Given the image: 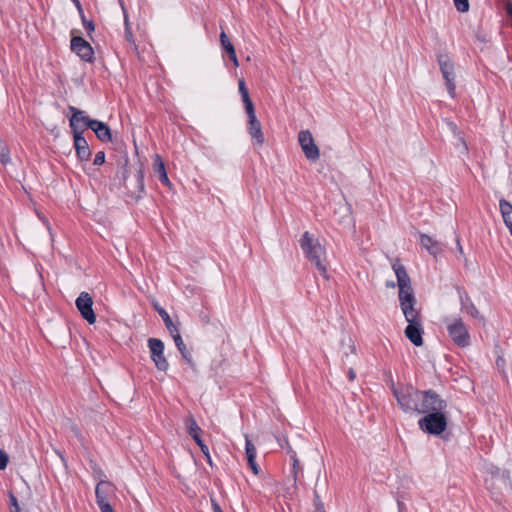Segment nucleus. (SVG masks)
I'll return each instance as SVG.
<instances>
[{"mask_svg": "<svg viewBox=\"0 0 512 512\" xmlns=\"http://www.w3.org/2000/svg\"><path fill=\"white\" fill-rule=\"evenodd\" d=\"M205 457H206V459H207V462H208L210 465H212V460H211V456H210V454H209L208 456H205Z\"/></svg>", "mask_w": 512, "mask_h": 512, "instance_id": "nucleus-45", "label": "nucleus"}, {"mask_svg": "<svg viewBox=\"0 0 512 512\" xmlns=\"http://www.w3.org/2000/svg\"><path fill=\"white\" fill-rule=\"evenodd\" d=\"M211 504L213 512H223L220 505L214 499L211 500Z\"/></svg>", "mask_w": 512, "mask_h": 512, "instance_id": "nucleus-38", "label": "nucleus"}, {"mask_svg": "<svg viewBox=\"0 0 512 512\" xmlns=\"http://www.w3.org/2000/svg\"><path fill=\"white\" fill-rule=\"evenodd\" d=\"M458 296L460 300L461 309L464 312H466L467 314L476 319H483L479 310L477 309V307L475 306V304L473 303L472 299L470 298L466 291H464L463 289H458Z\"/></svg>", "mask_w": 512, "mask_h": 512, "instance_id": "nucleus-15", "label": "nucleus"}, {"mask_svg": "<svg viewBox=\"0 0 512 512\" xmlns=\"http://www.w3.org/2000/svg\"><path fill=\"white\" fill-rule=\"evenodd\" d=\"M448 424L447 409L425 414L419 421V428L430 435H440Z\"/></svg>", "mask_w": 512, "mask_h": 512, "instance_id": "nucleus-5", "label": "nucleus"}, {"mask_svg": "<svg viewBox=\"0 0 512 512\" xmlns=\"http://www.w3.org/2000/svg\"><path fill=\"white\" fill-rule=\"evenodd\" d=\"M393 394L402 410L417 414H428L446 410L448 404L433 390L420 391L413 386L392 387Z\"/></svg>", "mask_w": 512, "mask_h": 512, "instance_id": "nucleus-1", "label": "nucleus"}, {"mask_svg": "<svg viewBox=\"0 0 512 512\" xmlns=\"http://www.w3.org/2000/svg\"><path fill=\"white\" fill-rule=\"evenodd\" d=\"M170 335L173 338L174 343H175L176 347L178 348L180 354L184 358V360L187 362L188 365L193 367L194 362H193L192 354L188 350L187 346L185 345V343L180 335L179 329L175 330L173 333H170Z\"/></svg>", "mask_w": 512, "mask_h": 512, "instance_id": "nucleus-19", "label": "nucleus"}, {"mask_svg": "<svg viewBox=\"0 0 512 512\" xmlns=\"http://www.w3.org/2000/svg\"><path fill=\"white\" fill-rule=\"evenodd\" d=\"M298 142L305 157L310 161H316L320 157V151L315 144L314 138L309 130H301L298 134Z\"/></svg>", "mask_w": 512, "mask_h": 512, "instance_id": "nucleus-7", "label": "nucleus"}, {"mask_svg": "<svg viewBox=\"0 0 512 512\" xmlns=\"http://www.w3.org/2000/svg\"><path fill=\"white\" fill-rule=\"evenodd\" d=\"M43 222L45 223V225L47 226V228H48L49 232L51 233V227H50V224H49V222L47 221V219H45V218H44V219H43Z\"/></svg>", "mask_w": 512, "mask_h": 512, "instance_id": "nucleus-43", "label": "nucleus"}, {"mask_svg": "<svg viewBox=\"0 0 512 512\" xmlns=\"http://www.w3.org/2000/svg\"><path fill=\"white\" fill-rule=\"evenodd\" d=\"M101 512H114L113 508L109 503H103L101 505H98Z\"/></svg>", "mask_w": 512, "mask_h": 512, "instance_id": "nucleus-36", "label": "nucleus"}, {"mask_svg": "<svg viewBox=\"0 0 512 512\" xmlns=\"http://www.w3.org/2000/svg\"><path fill=\"white\" fill-rule=\"evenodd\" d=\"M245 111L248 116V133L255 144L260 146L265 141L264 134L262 132V125L256 117L254 108L247 109Z\"/></svg>", "mask_w": 512, "mask_h": 512, "instance_id": "nucleus-11", "label": "nucleus"}, {"mask_svg": "<svg viewBox=\"0 0 512 512\" xmlns=\"http://www.w3.org/2000/svg\"><path fill=\"white\" fill-rule=\"evenodd\" d=\"M72 115L69 119V125L73 134H83L89 128L88 123L95 120L90 119L84 111L77 109L74 106H69Z\"/></svg>", "mask_w": 512, "mask_h": 512, "instance_id": "nucleus-9", "label": "nucleus"}, {"mask_svg": "<svg viewBox=\"0 0 512 512\" xmlns=\"http://www.w3.org/2000/svg\"><path fill=\"white\" fill-rule=\"evenodd\" d=\"M10 161V151L8 147L3 142H0V162L3 165H7Z\"/></svg>", "mask_w": 512, "mask_h": 512, "instance_id": "nucleus-28", "label": "nucleus"}, {"mask_svg": "<svg viewBox=\"0 0 512 512\" xmlns=\"http://www.w3.org/2000/svg\"><path fill=\"white\" fill-rule=\"evenodd\" d=\"M300 246L308 260L315 265L325 278H328L326 251L320 241L311 233L305 232L300 240Z\"/></svg>", "mask_w": 512, "mask_h": 512, "instance_id": "nucleus-3", "label": "nucleus"}, {"mask_svg": "<svg viewBox=\"0 0 512 512\" xmlns=\"http://www.w3.org/2000/svg\"><path fill=\"white\" fill-rule=\"evenodd\" d=\"M405 336L413 343L415 346H421L423 344V327L422 320L414 322H408L407 327L405 328Z\"/></svg>", "mask_w": 512, "mask_h": 512, "instance_id": "nucleus-14", "label": "nucleus"}, {"mask_svg": "<svg viewBox=\"0 0 512 512\" xmlns=\"http://www.w3.org/2000/svg\"><path fill=\"white\" fill-rule=\"evenodd\" d=\"M120 5H121L122 11H123V15H124V24H125V29H126L127 27H130L128 14H127V11H126V9H125L124 3H123L122 1H120Z\"/></svg>", "mask_w": 512, "mask_h": 512, "instance_id": "nucleus-34", "label": "nucleus"}, {"mask_svg": "<svg viewBox=\"0 0 512 512\" xmlns=\"http://www.w3.org/2000/svg\"><path fill=\"white\" fill-rule=\"evenodd\" d=\"M220 42H221L222 48L228 53L234 66L238 67L239 62H238V58L236 55L234 45L232 44V42L230 41V39L228 38V36L226 35V33L224 31H222L220 34Z\"/></svg>", "mask_w": 512, "mask_h": 512, "instance_id": "nucleus-23", "label": "nucleus"}, {"mask_svg": "<svg viewBox=\"0 0 512 512\" xmlns=\"http://www.w3.org/2000/svg\"><path fill=\"white\" fill-rule=\"evenodd\" d=\"M125 36H126V39H127L130 43L134 44V39H133V34H132L131 27H127V28L125 29Z\"/></svg>", "mask_w": 512, "mask_h": 512, "instance_id": "nucleus-37", "label": "nucleus"}, {"mask_svg": "<svg viewBox=\"0 0 512 512\" xmlns=\"http://www.w3.org/2000/svg\"><path fill=\"white\" fill-rule=\"evenodd\" d=\"M92 305V297L87 292H81L76 299L77 309L89 324H94L96 322V315L93 311Z\"/></svg>", "mask_w": 512, "mask_h": 512, "instance_id": "nucleus-10", "label": "nucleus"}, {"mask_svg": "<svg viewBox=\"0 0 512 512\" xmlns=\"http://www.w3.org/2000/svg\"><path fill=\"white\" fill-rule=\"evenodd\" d=\"M315 501L319 502V496L317 494H315Z\"/></svg>", "mask_w": 512, "mask_h": 512, "instance_id": "nucleus-48", "label": "nucleus"}, {"mask_svg": "<svg viewBox=\"0 0 512 512\" xmlns=\"http://www.w3.org/2000/svg\"><path fill=\"white\" fill-rule=\"evenodd\" d=\"M115 492L116 487L110 481L101 479L95 488L97 504L109 503L110 498L115 495Z\"/></svg>", "mask_w": 512, "mask_h": 512, "instance_id": "nucleus-13", "label": "nucleus"}, {"mask_svg": "<svg viewBox=\"0 0 512 512\" xmlns=\"http://www.w3.org/2000/svg\"><path fill=\"white\" fill-rule=\"evenodd\" d=\"M245 453L248 461V465L255 475L259 474V466L257 465L256 459V447L252 444L248 436H245Z\"/></svg>", "mask_w": 512, "mask_h": 512, "instance_id": "nucleus-20", "label": "nucleus"}, {"mask_svg": "<svg viewBox=\"0 0 512 512\" xmlns=\"http://www.w3.org/2000/svg\"><path fill=\"white\" fill-rule=\"evenodd\" d=\"M73 139L78 159L80 161H88L91 156V151L87 140L83 137V134H73Z\"/></svg>", "mask_w": 512, "mask_h": 512, "instance_id": "nucleus-16", "label": "nucleus"}, {"mask_svg": "<svg viewBox=\"0 0 512 512\" xmlns=\"http://www.w3.org/2000/svg\"><path fill=\"white\" fill-rule=\"evenodd\" d=\"M420 243L421 246L433 256H436L442 251L441 243L427 234L420 235Z\"/></svg>", "mask_w": 512, "mask_h": 512, "instance_id": "nucleus-21", "label": "nucleus"}, {"mask_svg": "<svg viewBox=\"0 0 512 512\" xmlns=\"http://www.w3.org/2000/svg\"><path fill=\"white\" fill-rule=\"evenodd\" d=\"M89 128L95 133L97 138L102 142L112 141L110 128L101 121L95 120L88 123Z\"/></svg>", "mask_w": 512, "mask_h": 512, "instance_id": "nucleus-18", "label": "nucleus"}, {"mask_svg": "<svg viewBox=\"0 0 512 512\" xmlns=\"http://www.w3.org/2000/svg\"><path fill=\"white\" fill-rule=\"evenodd\" d=\"M196 444L199 446V448H200L201 452H202L205 456H208V455L210 454V453H209V448H208V446H207V445H206L202 440H201L200 442H197Z\"/></svg>", "mask_w": 512, "mask_h": 512, "instance_id": "nucleus-35", "label": "nucleus"}, {"mask_svg": "<svg viewBox=\"0 0 512 512\" xmlns=\"http://www.w3.org/2000/svg\"><path fill=\"white\" fill-rule=\"evenodd\" d=\"M492 477L489 480H486V485L488 489L494 490V489H501L505 488L507 489L510 486V480L509 475L505 472H502L501 475L499 473V470L496 469V473L494 471L491 472Z\"/></svg>", "mask_w": 512, "mask_h": 512, "instance_id": "nucleus-17", "label": "nucleus"}, {"mask_svg": "<svg viewBox=\"0 0 512 512\" xmlns=\"http://www.w3.org/2000/svg\"><path fill=\"white\" fill-rule=\"evenodd\" d=\"M443 323L455 345L461 348L469 346L470 334L461 317L445 316Z\"/></svg>", "mask_w": 512, "mask_h": 512, "instance_id": "nucleus-4", "label": "nucleus"}, {"mask_svg": "<svg viewBox=\"0 0 512 512\" xmlns=\"http://www.w3.org/2000/svg\"><path fill=\"white\" fill-rule=\"evenodd\" d=\"M148 347L151 353V359L158 370L166 372L169 368V363L164 356V343L157 338L148 339Z\"/></svg>", "mask_w": 512, "mask_h": 512, "instance_id": "nucleus-8", "label": "nucleus"}, {"mask_svg": "<svg viewBox=\"0 0 512 512\" xmlns=\"http://www.w3.org/2000/svg\"><path fill=\"white\" fill-rule=\"evenodd\" d=\"M438 63L445 80V85L449 95L454 98L456 95L455 68L454 62L448 55L441 54L438 56Z\"/></svg>", "mask_w": 512, "mask_h": 512, "instance_id": "nucleus-6", "label": "nucleus"}, {"mask_svg": "<svg viewBox=\"0 0 512 512\" xmlns=\"http://www.w3.org/2000/svg\"><path fill=\"white\" fill-rule=\"evenodd\" d=\"M342 359L348 360L350 355L356 354V346L350 336H343L341 341Z\"/></svg>", "mask_w": 512, "mask_h": 512, "instance_id": "nucleus-25", "label": "nucleus"}, {"mask_svg": "<svg viewBox=\"0 0 512 512\" xmlns=\"http://www.w3.org/2000/svg\"><path fill=\"white\" fill-rule=\"evenodd\" d=\"M71 50L86 62H92L94 58L93 48L82 37L75 36L71 39Z\"/></svg>", "mask_w": 512, "mask_h": 512, "instance_id": "nucleus-12", "label": "nucleus"}, {"mask_svg": "<svg viewBox=\"0 0 512 512\" xmlns=\"http://www.w3.org/2000/svg\"><path fill=\"white\" fill-rule=\"evenodd\" d=\"M138 180L140 182L141 187L143 188V174H142V171H139Z\"/></svg>", "mask_w": 512, "mask_h": 512, "instance_id": "nucleus-42", "label": "nucleus"}, {"mask_svg": "<svg viewBox=\"0 0 512 512\" xmlns=\"http://www.w3.org/2000/svg\"><path fill=\"white\" fill-rule=\"evenodd\" d=\"M80 16H81L82 24H83L84 28L87 30V32L88 33L93 32L95 30V25H94L93 21L86 19L84 13L80 14Z\"/></svg>", "mask_w": 512, "mask_h": 512, "instance_id": "nucleus-31", "label": "nucleus"}, {"mask_svg": "<svg viewBox=\"0 0 512 512\" xmlns=\"http://www.w3.org/2000/svg\"><path fill=\"white\" fill-rule=\"evenodd\" d=\"M510 16L512 17V5L509 7V10H508Z\"/></svg>", "mask_w": 512, "mask_h": 512, "instance_id": "nucleus-47", "label": "nucleus"}, {"mask_svg": "<svg viewBox=\"0 0 512 512\" xmlns=\"http://www.w3.org/2000/svg\"><path fill=\"white\" fill-rule=\"evenodd\" d=\"M9 457L3 451H0V470H4L7 467Z\"/></svg>", "mask_w": 512, "mask_h": 512, "instance_id": "nucleus-32", "label": "nucleus"}, {"mask_svg": "<svg viewBox=\"0 0 512 512\" xmlns=\"http://www.w3.org/2000/svg\"><path fill=\"white\" fill-rule=\"evenodd\" d=\"M239 93L241 94L242 101L245 106V110L254 108L253 102L249 96L248 89L244 79H240L238 82Z\"/></svg>", "mask_w": 512, "mask_h": 512, "instance_id": "nucleus-27", "label": "nucleus"}, {"mask_svg": "<svg viewBox=\"0 0 512 512\" xmlns=\"http://www.w3.org/2000/svg\"><path fill=\"white\" fill-rule=\"evenodd\" d=\"M185 426L189 435L193 438V440L197 443L202 439L200 438L199 433L201 432V428L197 424L195 418L189 414L185 420Z\"/></svg>", "mask_w": 512, "mask_h": 512, "instance_id": "nucleus-24", "label": "nucleus"}, {"mask_svg": "<svg viewBox=\"0 0 512 512\" xmlns=\"http://www.w3.org/2000/svg\"><path fill=\"white\" fill-rule=\"evenodd\" d=\"M386 286L390 287V288H394L396 286V284L394 282H387Z\"/></svg>", "mask_w": 512, "mask_h": 512, "instance_id": "nucleus-44", "label": "nucleus"}, {"mask_svg": "<svg viewBox=\"0 0 512 512\" xmlns=\"http://www.w3.org/2000/svg\"><path fill=\"white\" fill-rule=\"evenodd\" d=\"M105 162V153L103 151H99L96 153L94 158L95 165H102Z\"/></svg>", "mask_w": 512, "mask_h": 512, "instance_id": "nucleus-33", "label": "nucleus"}, {"mask_svg": "<svg viewBox=\"0 0 512 512\" xmlns=\"http://www.w3.org/2000/svg\"><path fill=\"white\" fill-rule=\"evenodd\" d=\"M348 378L350 381H354L356 378V373L353 368H350L348 371Z\"/></svg>", "mask_w": 512, "mask_h": 512, "instance_id": "nucleus-41", "label": "nucleus"}, {"mask_svg": "<svg viewBox=\"0 0 512 512\" xmlns=\"http://www.w3.org/2000/svg\"><path fill=\"white\" fill-rule=\"evenodd\" d=\"M496 365L498 368H503L505 366V360L503 357H498L496 360Z\"/></svg>", "mask_w": 512, "mask_h": 512, "instance_id": "nucleus-40", "label": "nucleus"}, {"mask_svg": "<svg viewBox=\"0 0 512 512\" xmlns=\"http://www.w3.org/2000/svg\"><path fill=\"white\" fill-rule=\"evenodd\" d=\"M153 170L156 174H158L160 181L164 185L171 186V182L166 172L165 164L158 154H156L153 158Z\"/></svg>", "mask_w": 512, "mask_h": 512, "instance_id": "nucleus-22", "label": "nucleus"}, {"mask_svg": "<svg viewBox=\"0 0 512 512\" xmlns=\"http://www.w3.org/2000/svg\"><path fill=\"white\" fill-rule=\"evenodd\" d=\"M454 5L459 12H467L469 10L468 0H454Z\"/></svg>", "mask_w": 512, "mask_h": 512, "instance_id": "nucleus-30", "label": "nucleus"}, {"mask_svg": "<svg viewBox=\"0 0 512 512\" xmlns=\"http://www.w3.org/2000/svg\"><path fill=\"white\" fill-rule=\"evenodd\" d=\"M10 512H21L16 496L9 493Z\"/></svg>", "mask_w": 512, "mask_h": 512, "instance_id": "nucleus-29", "label": "nucleus"}, {"mask_svg": "<svg viewBox=\"0 0 512 512\" xmlns=\"http://www.w3.org/2000/svg\"><path fill=\"white\" fill-rule=\"evenodd\" d=\"M154 308L158 312L160 317L162 318V320H163V322L165 324V327L168 330L169 334L173 333L175 330L179 329V327L176 324L173 323L171 317L166 312V310L163 309L162 307H160L158 303H154Z\"/></svg>", "mask_w": 512, "mask_h": 512, "instance_id": "nucleus-26", "label": "nucleus"}, {"mask_svg": "<svg viewBox=\"0 0 512 512\" xmlns=\"http://www.w3.org/2000/svg\"><path fill=\"white\" fill-rule=\"evenodd\" d=\"M72 2L75 4L79 14H83L84 11H83V8H82V5H81L80 1L79 0H72Z\"/></svg>", "mask_w": 512, "mask_h": 512, "instance_id": "nucleus-39", "label": "nucleus"}, {"mask_svg": "<svg viewBox=\"0 0 512 512\" xmlns=\"http://www.w3.org/2000/svg\"><path fill=\"white\" fill-rule=\"evenodd\" d=\"M292 458H293V462H294V467H295V466H296V464H297V462H298V461H297V459H296V456H295V454H294V455L292 456Z\"/></svg>", "mask_w": 512, "mask_h": 512, "instance_id": "nucleus-46", "label": "nucleus"}, {"mask_svg": "<svg viewBox=\"0 0 512 512\" xmlns=\"http://www.w3.org/2000/svg\"><path fill=\"white\" fill-rule=\"evenodd\" d=\"M392 269L397 278L399 287L398 297L400 308L407 322L422 320L420 309L417 306V300L411 285V279L399 259L392 263Z\"/></svg>", "mask_w": 512, "mask_h": 512, "instance_id": "nucleus-2", "label": "nucleus"}]
</instances>
